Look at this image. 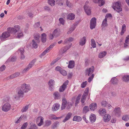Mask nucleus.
Instances as JSON below:
<instances>
[{
    "label": "nucleus",
    "instance_id": "f257e3e1",
    "mask_svg": "<svg viewBox=\"0 0 129 129\" xmlns=\"http://www.w3.org/2000/svg\"><path fill=\"white\" fill-rule=\"evenodd\" d=\"M10 31L11 33L13 35L18 32L17 36H16L17 38H20L24 36L22 30L20 29V26L19 25L15 26L14 28H11Z\"/></svg>",
    "mask_w": 129,
    "mask_h": 129
},
{
    "label": "nucleus",
    "instance_id": "f03ea898",
    "mask_svg": "<svg viewBox=\"0 0 129 129\" xmlns=\"http://www.w3.org/2000/svg\"><path fill=\"white\" fill-rule=\"evenodd\" d=\"M30 89H18L16 94L14 96V99L15 100H19L20 98L23 97L24 92H27Z\"/></svg>",
    "mask_w": 129,
    "mask_h": 129
},
{
    "label": "nucleus",
    "instance_id": "7ed1b4c3",
    "mask_svg": "<svg viewBox=\"0 0 129 129\" xmlns=\"http://www.w3.org/2000/svg\"><path fill=\"white\" fill-rule=\"evenodd\" d=\"M11 28H8V31L3 33L1 36H0V40H4L5 39L7 38L10 36V34H12L10 32Z\"/></svg>",
    "mask_w": 129,
    "mask_h": 129
},
{
    "label": "nucleus",
    "instance_id": "20e7f679",
    "mask_svg": "<svg viewBox=\"0 0 129 129\" xmlns=\"http://www.w3.org/2000/svg\"><path fill=\"white\" fill-rule=\"evenodd\" d=\"M62 105L61 107V108L62 110L64 109L66 107L67 105V108L68 109H70L71 107L72 106V104L71 103H67V101L65 98H63L62 99Z\"/></svg>",
    "mask_w": 129,
    "mask_h": 129
},
{
    "label": "nucleus",
    "instance_id": "39448f33",
    "mask_svg": "<svg viewBox=\"0 0 129 129\" xmlns=\"http://www.w3.org/2000/svg\"><path fill=\"white\" fill-rule=\"evenodd\" d=\"M113 8L117 12H119L122 10L121 7V4L120 2H117L115 3V5L113 7Z\"/></svg>",
    "mask_w": 129,
    "mask_h": 129
},
{
    "label": "nucleus",
    "instance_id": "423d86ee",
    "mask_svg": "<svg viewBox=\"0 0 129 129\" xmlns=\"http://www.w3.org/2000/svg\"><path fill=\"white\" fill-rule=\"evenodd\" d=\"M36 59H34L32 61L30 62L29 64L27 67L25 68L23 71V73H24L26 72H27L31 68L33 65L36 61Z\"/></svg>",
    "mask_w": 129,
    "mask_h": 129
},
{
    "label": "nucleus",
    "instance_id": "0eeeda50",
    "mask_svg": "<svg viewBox=\"0 0 129 129\" xmlns=\"http://www.w3.org/2000/svg\"><path fill=\"white\" fill-rule=\"evenodd\" d=\"M11 106L10 104L8 103H6L3 105L2 109L4 112H7L11 108Z\"/></svg>",
    "mask_w": 129,
    "mask_h": 129
},
{
    "label": "nucleus",
    "instance_id": "6e6552de",
    "mask_svg": "<svg viewBox=\"0 0 129 129\" xmlns=\"http://www.w3.org/2000/svg\"><path fill=\"white\" fill-rule=\"evenodd\" d=\"M44 119V118L41 116H39L37 118L36 121L39 126H40L43 124Z\"/></svg>",
    "mask_w": 129,
    "mask_h": 129
},
{
    "label": "nucleus",
    "instance_id": "1a4fd4ad",
    "mask_svg": "<svg viewBox=\"0 0 129 129\" xmlns=\"http://www.w3.org/2000/svg\"><path fill=\"white\" fill-rule=\"evenodd\" d=\"M96 23V19L94 17L93 18L91 19L90 22V28L93 29L95 27Z\"/></svg>",
    "mask_w": 129,
    "mask_h": 129
},
{
    "label": "nucleus",
    "instance_id": "9d476101",
    "mask_svg": "<svg viewBox=\"0 0 129 129\" xmlns=\"http://www.w3.org/2000/svg\"><path fill=\"white\" fill-rule=\"evenodd\" d=\"M89 89H86L84 91V93L82 96L81 99V102L82 103H84L85 100L86 95L89 93Z\"/></svg>",
    "mask_w": 129,
    "mask_h": 129
},
{
    "label": "nucleus",
    "instance_id": "9b49d317",
    "mask_svg": "<svg viewBox=\"0 0 129 129\" xmlns=\"http://www.w3.org/2000/svg\"><path fill=\"white\" fill-rule=\"evenodd\" d=\"M48 85L50 89H53L54 88L55 82L53 79H50L48 83Z\"/></svg>",
    "mask_w": 129,
    "mask_h": 129
},
{
    "label": "nucleus",
    "instance_id": "f8f14e48",
    "mask_svg": "<svg viewBox=\"0 0 129 129\" xmlns=\"http://www.w3.org/2000/svg\"><path fill=\"white\" fill-rule=\"evenodd\" d=\"M94 67L92 66L88 69H86V71L87 72L88 76H90L93 73L94 71Z\"/></svg>",
    "mask_w": 129,
    "mask_h": 129
},
{
    "label": "nucleus",
    "instance_id": "ddd939ff",
    "mask_svg": "<svg viewBox=\"0 0 129 129\" xmlns=\"http://www.w3.org/2000/svg\"><path fill=\"white\" fill-rule=\"evenodd\" d=\"M120 109L118 107L116 108L113 111V113L117 116H119L120 115Z\"/></svg>",
    "mask_w": 129,
    "mask_h": 129
},
{
    "label": "nucleus",
    "instance_id": "4468645a",
    "mask_svg": "<svg viewBox=\"0 0 129 129\" xmlns=\"http://www.w3.org/2000/svg\"><path fill=\"white\" fill-rule=\"evenodd\" d=\"M111 119V116L109 114H106L103 117V120L105 122H108Z\"/></svg>",
    "mask_w": 129,
    "mask_h": 129
},
{
    "label": "nucleus",
    "instance_id": "2eb2a0df",
    "mask_svg": "<svg viewBox=\"0 0 129 129\" xmlns=\"http://www.w3.org/2000/svg\"><path fill=\"white\" fill-rule=\"evenodd\" d=\"M86 42V37H84L80 39L79 43V44L80 46H82L85 44Z\"/></svg>",
    "mask_w": 129,
    "mask_h": 129
},
{
    "label": "nucleus",
    "instance_id": "dca6fc26",
    "mask_svg": "<svg viewBox=\"0 0 129 129\" xmlns=\"http://www.w3.org/2000/svg\"><path fill=\"white\" fill-rule=\"evenodd\" d=\"M84 9L87 15H90L91 13L90 8L85 5L84 7Z\"/></svg>",
    "mask_w": 129,
    "mask_h": 129
},
{
    "label": "nucleus",
    "instance_id": "f3484780",
    "mask_svg": "<svg viewBox=\"0 0 129 129\" xmlns=\"http://www.w3.org/2000/svg\"><path fill=\"white\" fill-rule=\"evenodd\" d=\"M72 113H68L66 115L65 118L63 120L64 122H66L69 119L72 115Z\"/></svg>",
    "mask_w": 129,
    "mask_h": 129
},
{
    "label": "nucleus",
    "instance_id": "a211bd4d",
    "mask_svg": "<svg viewBox=\"0 0 129 129\" xmlns=\"http://www.w3.org/2000/svg\"><path fill=\"white\" fill-rule=\"evenodd\" d=\"M19 51L20 53V58L22 59H24L25 58V56L23 53H24V48H21L19 50Z\"/></svg>",
    "mask_w": 129,
    "mask_h": 129
},
{
    "label": "nucleus",
    "instance_id": "6ab92c4d",
    "mask_svg": "<svg viewBox=\"0 0 129 129\" xmlns=\"http://www.w3.org/2000/svg\"><path fill=\"white\" fill-rule=\"evenodd\" d=\"M97 106V104L95 103H93L90 104L89 107L91 110L94 111L96 108Z\"/></svg>",
    "mask_w": 129,
    "mask_h": 129
},
{
    "label": "nucleus",
    "instance_id": "aec40b11",
    "mask_svg": "<svg viewBox=\"0 0 129 129\" xmlns=\"http://www.w3.org/2000/svg\"><path fill=\"white\" fill-rule=\"evenodd\" d=\"M34 38L35 39L37 43H39L40 42L39 40L40 38V35L38 33H36L34 35Z\"/></svg>",
    "mask_w": 129,
    "mask_h": 129
},
{
    "label": "nucleus",
    "instance_id": "412c9836",
    "mask_svg": "<svg viewBox=\"0 0 129 129\" xmlns=\"http://www.w3.org/2000/svg\"><path fill=\"white\" fill-rule=\"evenodd\" d=\"M46 35L45 33H43L41 34V37L42 42L44 43L45 42L46 40Z\"/></svg>",
    "mask_w": 129,
    "mask_h": 129
},
{
    "label": "nucleus",
    "instance_id": "4be33fe9",
    "mask_svg": "<svg viewBox=\"0 0 129 129\" xmlns=\"http://www.w3.org/2000/svg\"><path fill=\"white\" fill-rule=\"evenodd\" d=\"M110 82L113 84H116L118 83V80L116 77H113L111 79Z\"/></svg>",
    "mask_w": 129,
    "mask_h": 129
},
{
    "label": "nucleus",
    "instance_id": "5701e85b",
    "mask_svg": "<svg viewBox=\"0 0 129 129\" xmlns=\"http://www.w3.org/2000/svg\"><path fill=\"white\" fill-rule=\"evenodd\" d=\"M99 112L100 115L104 116L106 113V111L104 109L101 108L99 110Z\"/></svg>",
    "mask_w": 129,
    "mask_h": 129
},
{
    "label": "nucleus",
    "instance_id": "b1692460",
    "mask_svg": "<svg viewBox=\"0 0 129 129\" xmlns=\"http://www.w3.org/2000/svg\"><path fill=\"white\" fill-rule=\"evenodd\" d=\"M96 117L95 115L93 114H92L90 116L89 119L90 121L91 122H94L95 121Z\"/></svg>",
    "mask_w": 129,
    "mask_h": 129
},
{
    "label": "nucleus",
    "instance_id": "393cba45",
    "mask_svg": "<svg viewBox=\"0 0 129 129\" xmlns=\"http://www.w3.org/2000/svg\"><path fill=\"white\" fill-rule=\"evenodd\" d=\"M60 107V105L57 103L54 104L52 107V109L53 111H56L58 110Z\"/></svg>",
    "mask_w": 129,
    "mask_h": 129
},
{
    "label": "nucleus",
    "instance_id": "a878e982",
    "mask_svg": "<svg viewBox=\"0 0 129 129\" xmlns=\"http://www.w3.org/2000/svg\"><path fill=\"white\" fill-rule=\"evenodd\" d=\"M123 81L126 83L129 82V75H125L122 77Z\"/></svg>",
    "mask_w": 129,
    "mask_h": 129
},
{
    "label": "nucleus",
    "instance_id": "bb28decb",
    "mask_svg": "<svg viewBox=\"0 0 129 129\" xmlns=\"http://www.w3.org/2000/svg\"><path fill=\"white\" fill-rule=\"evenodd\" d=\"M72 44H71L70 45H69L68 46H65L62 48V53H64L66 52L68 49L70 48L72 45Z\"/></svg>",
    "mask_w": 129,
    "mask_h": 129
},
{
    "label": "nucleus",
    "instance_id": "cd10ccee",
    "mask_svg": "<svg viewBox=\"0 0 129 129\" xmlns=\"http://www.w3.org/2000/svg\"><path fill=\"white\" fill-rule=\"evenodd\" d=\"M53 34L54 36L58 37L59 36L60 33L59 29H56L53 33Z\"/></svg>",
    "mask_w": 129,
    "mask_h": 129
},
{
    "label": "nucleus",
    "instance_id": "c85d7f7f",
    "mask_svg": "<svg viewBox=\"0 0 129 129\" xmlns=\"http://www.w3.org/2000/svg\"><path fill=\"white\" fill-rule=\"evenodd\" d=\"M21 89H29L30 88V85L29 84L24 83L21 85Z\"/></svg>",
    "mask_w": 129,
    "mask_h": 129
},
{
    "label": "nucleus",
    "instance_id": "c756f323",
    "mask_svg": "<svg viewBox=\"0 0 129 129\" xmlns=\"http://www.w3.org/2000/svg\"><path fill=\"white\" fill-rule=\"evenodd\" d=\"M74 67V61L73 60H71L69 62L68 68H72Z\"/></svg>",
    "mask_w": 129,
    "mask_h": 129
},
{
    "label": "nucleus",
    "instance_id": "7c9ffc66",
    "mask_svg": "<svg viewBox=\"0 0 129 129\" xmlns=\"http://www.w3.org/2000/svg\"><path fill=\"white\" fill-rule=\"evenodd\" d=\"M75 18V15L73 14H69L67 16V19L70 20H73Z\"/></svg>",
    "mask_w": 129,
    "mask_h": 129
},
{
    "label": "nucleus",
    "instance_id": "2f4dec72",
    "mask_svg": "<svg viewBox=\"0 0 129 129\" xmlns=\"http://www.w3.org/2000/svg\"><path fill=\"white\" fill-rule=\"evenodd\" d=\"M34 40H33L32 41V45L33 48H36L38 47V44Z\"/></svg>",
    "mask_w": 129,
    "mask_h": 129
},
{
    "label": "nucleus",
    "instance_id": "473e14b6",
    "mask_svg": "<svg viewBox=\"0 0 129 129\" xmlns=\"http://www.w3.org/2000/svg\"><path fill=\"white\" fill-rule=\"evenodd\" d=\"M106 52L104 51L100 53L99 55V57L100 58H102L106 55Z\"/></svg>",
    "mask_w": 129,
    "mask_h": 129
},
{
    "label": "nucleus",
    "instance_id": "72a5a7b5",
    "mask_svg": "<svg viewBox=\"0 0 129 129\" xmlns=\"http://www.w3.org/2000/svg\"><path fill=\"white\" fill-rule=\"evenodd\" d=\"M126 30V26L125 24H123L122 26L121 31L120 33V35H122L123 34L124 32H125Z\"/></svg>",
    "mask_w": 129,
    "mask_h": 129
},
{
    "label": "nucleus",
    "instance_id": "f704fd0d",
    "mask_svg": "<svg viewBox=\"0 0 129 129\" xmlns=\"http://www.w3.org/2000/svg\"><path fill=\"white\" fill-rule=\"evenodd\" d=\"M59 125V122L56 121L52 125V129H55L57 128Z\"/></svg>",
    "mask_w": 129,
    "mask_h": 129
},
{
    "label": "nucleus",
    "instance_id": "c9c22d12",
    "mask_svg": "<svg viewBox=\"0 0 129 129\" xmlns=\"http://www.w3.org/2000/svg\"><path fill=\"white\" fill-rule=\"evenodd\" d=\"M82 120L80 116H76L74 117L73 120L74 121H79Z\"/></svg>",
    "mask_w": 129,
    "mask_h": 129
},
{
    "label": "nucleus",
    "instance_id": "e433bc0d",
    "mask_svg": "<svg viewBox=\"0 0 129 129\" xmlns=\"http://www.w3.org/2000/svg\"><path fill=\"white\" fill-rule=\"evenodd\" d=\"M107 18H105L103 21L102 25L104 27H106L108 25Z\"/></svg>",
    "mask_w": 129,
    "mask_h": 129
},
{
    "label": "nucleus",
    "instance_id": "4c0bfd02",
    "mask_svg": "<svg viewBox=\"0 0 129 129\" xmlns=\"http://www.w3.org/2000/svg\"><path fill=\"white\" fill-rule=\"evenodd\" d=\"M99 4V6L101 7L105 4V1L103 0H98L97 3Z\"/></svg>",
    "mask_w": 129,
    "mask_h": 129
},
{
    "label": "nucleus",
    "instance_id": "58836bf2",
    "mask_svg": "<svg viewBox=\"0 0 129 129\" xmlns=\"http://www.w3.org/2000/svg\"><path fill=\"white\" fill-rule=\"evenodd\" d=\"M54 96V99H59L60 97V94L58 92H55L53 94Z\"/></svg>",
    "mask_w": 129,
    "mask_h": 129
},
{
    "label": "nucleus",
    "instance_id": "ea45409f",
    "mask_svg": "<svg viewBox=\"0 0 129 129\" xmlns=\"http://www.w3.org/2000/svg\"><path fill=\"white\" fill-rule=\"evenodd\" d=\"M66 4L67 6L70 8H71L73 5L72 3L68 0H66Z\"/></svg>",
    "mask_w": 129,
    "mask_h": 129
},
{
    "label": "nucleus",
    "instance_id": "a19ab883",
    "mask_svg": "<svg viewBox=\"0 0 129 129\" xmlns=\"http://www.w3.org/2000/svg\"><path fill=\"white\" fill-rule=\"evenodd\" d=\"M81 96V94H79L78 96H77V98L76 99V100L75 102V106H76L78 104L79 101L80 100V97Z\"/></svg>",
    "mask_w": 129,
    "mask_h": 129
},
{
    "label": "nucleus",
    "instance_id": "79ce46f5",
    "mask_svg": "<svg viewBox=\"0 0 129 129\" xmlns=\"http://www.w3.org/2000/svg\"><path fill=\"white\" fill-rule=\"evenodd\" d=\"M91 46L93 48H95L96 47V45L95 41L94 40L92 39L91 41Z\"/></svg>",
    "mask_w": 129,
    "mask_h": 129
},
{
    "label": "nucleus",
    "instance_id": "37998d69",
    "mask_svg": "<svg viewBox=\"0 0 129 129\" xmlns=\"http://www.w3.org/2000/svg\"><path fill=\"white\" fill-rule=\"evenodd\" d=\"M89 109L88 106H85L83 109V112L84 113H86L89 111Z\"/></svg>",
    "mask_w": 129,
    "mask_h": 129
},
{
    "label": "nucleus",
    "instance_id": "c03bdc74",
    "mask_svg": "<svg viewBox=\"0 0 129 129\" xmlns=\"http://www.w3.org/2000/svg\"><path fill=\"white\" fill-rule=\"evenodd\" d=\"M48 2L50 5L52 6L55 5V1L54 0H48Z\"/></svg>",
    "mask_w": 129,
    "mask_h": 129
},
{
    "label": "nucleus",
    "instance_id": "a18cd8bd",
    "mask_svg": "<svg viewBox=\"0 0 129 129\" xmlns=\"http://www.w3.org/2000/svg\"><path fill=\"white\" fill-rule=\"evenodd\" d=\"M68 82L69 81L68 80L65 81L61 86L62 87V89H65L66 88L67 85L68 84Z\"/></svg>",
    "mask_w": 129,
    "mask_h": 129
},
{
    "label": "nucleus",
    "instance_id": "49530a36",
    "mask_svg": "<svg viewBox=\"0 0 129 129\" xmlns=\"http://www.w3.org/2000/svg\"><path fill=\"white\" fill-rule=\"evenodd\" d=\"M45 126H48L51 124V121L49 120H46L45 121Z\"/></svg>",
    "mask_w": 129,
    "mask_h": 129
},
{
    "label": "nucleus",
    "instance_id": "de8ad7c7",
    "mask_svg": "<svg viewBox=\"0 0 129 129\" xmlns=\"http://www.w3.org/2000/svg\"><path fill=\"white\" fill-rule=\"evenodd\" d=\"M122 119L125 121H127L129 119V116L128 115H124L122 117Z\"/></svg>",
    "mask_w": 129,
    "mask_h": 129
},
{
    "label": "nucleus",
    "instance_id": "09e8293b",
    "mask_svg": "<svg viewBox=\"0 0 129 129\" xmlns=\"http://www.w3.org/2000/svg\"><path fill=\"white\" fill-rule=\"evenodd\" d=\"M29 107L28 105H26L23 107V109L21 110V111L22 112H26L28 109Z\"/></svg>",
    "mask_w": 129,
    "mask_h": 129
},
{
    "label": "nucleus",
    "instance_id": "8fccbe9b",
    "mask_svg": "<svg viewBox=\"0 0 129 129\" xmlns=\"http://www.w3.org/2000/svg\"><path fill=\"white\" fill-rule=\"evenodd\" d=\"M94 76V75L93 74H92L90 76L88 79V82H90L92 80Z\"/></svg>",
    "mask_w": 129,
    "mask_h": 129
},
{
    "label": "nucleus",
    "instance_id": "3c124183",
    "mask_svg": "<svg viewBox=\"0 0 129 129\" xmlns=\"http://www.w3.org/2000/svg\"><path fill=\"white\" fill-rule=\"evenodd\" d=\"M108 103L106 101H103L101 103V105L104 107H107Z\"/></svg>",
    "mask_w": 129,
    "mask_h": 129
},
{
    "label": "nucleus",
    "instance_id": "603ef678",
    "mask_svg": "<svg viewBox=\"0 0 129 129\" xmlns=\"http://www.w3.org/2000/svg\"><path fill=\"white\" fill-rule=\"evenodd\" d=\"M59 20L60 23H61L63 25L65 23V20L63 19V18H60L59 19Z\"/></svg>",
    "mask_w": 129,
    "mask_h": 129
},
{
    "label": "nucleus",
    "instance_id": "864d4df0",
    "mask_svg": "<svg viewBox=\"0 0 129 129\" xmlns=\"http://www.w3.org/2000/svg\"><path fill=\"white\" fill-rule=\"evenodd\" d=\"M60 73L63 76H66L67 74V73L65 70L62 69L60 71Z\"/></svg>",
    "mask_w": 129,
    "mask_h": 129
},
{
    "label": "nucleus",
    "instance_id": "5fc2aeb1",
    "mask_svg": "<svg viewBox=\"0 0 129 129\" xmlns=\"http://www.w3.org/2000/svg\"><path fill=\"white\" fill-rule=\"evenodd\" d=\"M56 3L59 5L60 6L63 5V3L62 2V0H56Z\"/></svg>",
    "mask_w": 129,
    "mask_h": 129
},
{
    "label": "nucleus",
    "instance_id": "6e6d98bb",
    "mask_svg": "<svg viewBox=\"0 0 129 129\" xmlns=\"http://www.w3.org/2000/svg\"><path fill=\"white\" fill-rule=\"evenodd\" d=\"M27 125V122H25L23 124L21 127V129H25Z\"/></svg>",
    "mask_w": 129,
    "mask_h": 129
},
{
    "label": "nucleus",
    "instance_id": "4d7b16f0",
    "mask_svg": "<svg viewBox=\"0 0 129 129\" xmlns=\"http://www.w3.org/2000/svg\"><path fill=\"white\" fill-rule=\"evenodd\" d=\"M87 81H85L83 82L81 85V87L82 88H84L86 86L87 84Z\"/></svg>",
    "mask_w": 129,
    "mask_h": 129
},
{
    "label": "nucleus",
    "instance_id": "13d9d810",
    "mask_svg": "<svg viewBox=\"0 0 129 129\" xmlns=\"http://www.w3.org/2000/svg\"><path fill=\"white\" fill-rule=\"evenodd\" d=\"M55 115L54 114H52L49 116V118L51 119H54Z\"/></svg>",
    "mask_w": 129,
    "mask_h": 129
},
{
    "label": "nucleus",
    "instance_id": "bf43d9fd",
    "mask_svg": "<svg viewBox=\"0 0 129 129\" xmlns=\"http://www.w3.org/2000/svg\"><path fill=\"white\" fill-rule=\"evenodd\" d=\"M89 60L87 59H86L85 60V64L86 66H88L89 64Z\"/></svg>",
    "mask_w": 129,
    "mask_h": 129
},
{
    "label": "nucleus",
    "instance_id": "052dcab7",
    "mask_svg": "<svg viewBox=\"0 0 129 129\" xmlns=\"http://www.w3.org/2000/svg\"><path fill=\"white\" fill-rule=\"evenodd\" d=\"M74 29V27H72L67 32V34H70L71 33Z\"/></svg>",
    "mask_w": 129,
    "mask_h": 129
},
{
    "label": "nucleus",
    "instance_id": "680f3d73",
    "mask_svg": "<svg viewBox=\"0 0 129 129\" xmlns=\"http://www.w3.org/2000/svg\"><path fill=\"white\" fill-rule=\"evenodd\" d=\"M5 68V65H3L0 68V71H3Z\"/></svg>",
    "mask_w": 129,
    "mask_h": 129
},
{
    "label": "nucleus",
    "instance_id": "e2e57ef3",
    "mask_svg": "<svg viewBox=\"0 0 129 129\" xmlns=\"http://www.w3.org/2000/svg\"><path fill=\"white\" fill-rule=\"evenodd\" d=\"M129 42V35H127L126 38V39L125 41V43H128Z\"/></svg>",
    "mask_w": 129,
    "mask_h": 129
},
{
    "label": "nucleus",
    "instance_id": "0e129e2a",
    "mask_svg": "<svg viewBox=\"0 0 129 129\" xmlns=\"http://www.w3.org/2000/svg\"><path fill=\"white\" fill-rule=\"evenodd\" d=\"M55 70H56L59 71L60 72V71H61V70H62V69L60 67L57 66L55 68Z\"/></svg>",
    "mask_w": 129,
    "mask_h": 129
},
{
    "label": "nucleus",
    "instance_id": "69168bd1",
    "mask_svg": "<svg viewBox=\"0 0 129 129\" xmlns=\"http://www.w3.org/2000/svg\"><path fill=\"white\" fill-rule=\"evenodd\" d=\"M53 35L51 34H50L49 35V37L50 39H52L53 38Z\"/></svg>",
    "mask_w": 129,
    "mask_h": 129
},
{
    "label": "nucleus",
    "instance_id": "338daca9",
    "mask_svg": "<svg viewBox=\"0 0 129 129\" xmlns=\"http://www.w3.org/2000/svg\"><path fill=\"white\" fill-rule=\"evenodd\" d=\"M73 76V74L72 73H70L68 74V78L69 79H70Z\"/></svg>",
    "mask_w": 129,
    "mask_h": 129
},
{
    "label": "nucleus",
    "instance_id": "774afa93",
    "mask_svg": "<svg viewBox=\"0 0 129 129\" xmlns=\"http://www.w3.org/2000/svg\"><path fill=\"white\" fill-rule=\"evenodd\" d=\"M16 58L15 56H13L11 58V60L12 62H14L16 60Z\"/></svg>",
    "mask_w": 129,
    "mask_h": 129
}]
</instances>
